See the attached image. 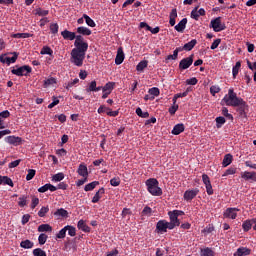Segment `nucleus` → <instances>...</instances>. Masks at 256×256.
<instances>
[{
	"label": "nucleus",
	"instance_id": "f257e3e1",
	"mask_svg": "<svg viewBox=\"0 0 256 256\" xmlns=\"http://www.w3.org/2000/svg\"><path fill=\"white\" fill-rule=\"evenodd\" d=\"M221 105H227L228 107H237L236 112L240 119H247V111H249V105L241 97H237V93L230 88L228 94L221 100Z\"/></svg>",
	"mask_w": 256,
	"mask_h": 256
},
{
	"label": "nucleus",
	"instance_id": "f03ea898",
	"mask_svg": "<svg viewBox=\"0 0 256 256\" xmlns=\"http://www.w3.org/2000/svg\"><path fill=\"white\" fill-rule=\"evenodd\" d=\"M89 49V43L82 42L74 44V48L70 53V61L76 67H83V61H85V55Z\"/></svg>",
	"mask_w": 256,
	"mask_h": 256
},
{
	"label": "nucleus",
	"instance_id": "7ed1b4c3",
	"mask_svg": "<svg viewBox=\"0 0 256 256\" xmlns=\"http://www.w3.org/2000/svg\"><path fill=\"white\" fill-rule=\"evenodd\" d=\"M145 185L148 193L153 195V197H161L163 195V190L159 187V181L157 179L149 178L146 180Z\"/></svg>",
	"mask_w": 256,
	"mask_h": 256
},
{
	"label": "nucleus",
	"instance_id": "20e7f679",
	"mask_svg": "<svg viewBox=\"0 0 256 256\" xmlns=\"http://www.w3.org/2000/svg\"><path fill=\"white\" fill-rule=\"evenodd\" d=\"M181 215H185V212L181 210H174L168 212V216L170 219V222H168V224H170V227L172 229H175V227H179V225H181V221H179V217H181Z\"/></svg>",
	"mask_w": 256,
	"mask_h": 256
},
{
	"label": "nucleus",
	"instance_id": "39448f33",
	"mask_svg": "<svg viewBox=\"0 0 256 256\" xmlns=\"http://www.w3.org/2000/svg\"><path fill=\"white\" fill-rule=\"evenodd\" d=\"M32 68L29 65H24L18 68H13L11 70L12 75H16L17 77H27V75H29V73H31Z\"/></svg>",
	"mask_w": 256,
	"mask_h": 256
},
{
	"label": "nucleus",
	"instance_id": "423d86ee",
	"mask_svg": "<svg viewBox=\"0 0 256 256\" xmlns=\"http://www.w3.org/2000/svg\"><path fill=\"white\" fill-rule=\"evenodd\" d=\"M167 229H169L170 231L173 230V228H171V225L169 224V222H167V220H159L156 223V233H158L159 235H163V233H167Z\"/></svg>",
	"mask_w": 256,
	"mask_h": 256
},
{
	"label": "nucleus",
	"instance_id": "0eeeda50",
	"mask_svg": "<svg viewBox=\"0 0 256 256\" xmlns=\"http://www.w3.org/2000/svg\"><path fill=\"white\" fill-rule=\"evenodd\" d=\"M210 28H212L215 33H220V31H225V29H227V26H225V23L221 22V17H217L211 20Z\"/></svg>",
	"mask_w": 256,
	"mask_h": 256
},
{
	"label": "nucleus",
	"instance_id": "6e6552de",
	"mask_svg": "<svg viewBox=\"0 0 256 256\" xmlns=\"http://www.w3.org/2000/svg\"><path fill=\"white\" fill-rule=\"evenodd\" d=\"M4 141L9 145H13L14 147H19V145H23V138L15 135L5 137Z\"/></svg>",
	"mask_w": 256,
	"mask_h": 256
},
{
	"label": "nucleus",
	"instance_id": "1a4fd4ad",
	"mask_svg": "<svg viewBox=\"0 0 256 256\" xmlns=\"http://www.w3.org/2000/svg\"><path fill=\"white\" fill-rule=\"evenodd\" d=\"M193 54L190 55L187 58H183L180 62H179V69L180 71H185V69H189L192 65H193Z\"/></svg>",
	"mask_w": 256,
	"mask_h": 256
},
{
	"label": "nucleus",
	"instance_id": "9d476101",
	"mask_svg": "<svg viewBox=\"0 0 256 256\" xmlns=\"http://www.w3.org/2000/svg\"><path fill=\"white\" fill-rule=\"evenodd\" d=\"M113 89H115V82H107L102 88V99H107L110 93H113Z\"/></svg>",
	"mask_w": 256,
	"mask_h": 256
},
{
	"label": "nucleus",
	"instance_id": "9b49d317",
	"mask_svg": "<svg viewBox=\"0 0 256 256\" xmlns=\"http://www.w3.org/2000/svg\"><path fill=\"white\" fill-rule=\"evenodd\" d=\"M199 195V188L186 190L184 192V201L191 202Z\"/></svg>",
	"mask_w": 256,
	"mask_h": 256
},
{
	"label": "nucleus",
	"instance_id": "f8f14e48",
	"mask_svg": "<svg viewBox=\"0 0 256 256\" xmlns=\"http://www.w3.org/2000/svg\"><path fill=\"white\" fill-rule=\"evenodd\" d=\"M199 17H205V9H199V6H197L191 11V18L199 21Z\"/></svg>",
	"mask_w": 256,
	"mask_h": 256
},
{
	"label": "nucleus",
	"instance_id": "ddd939ff",
	"mask_svg": "<svg viewBox=\"0 0 256 256\" xmlns=\"http://www.w3.org/2000/svg\"><path fill=\"white\" fill-rule=\"evenodd\" d=\"M17 57H19V54L17 52L13 53V57H7V56H0V62L6 63V65H11V63H15L17 61Z\"/></svg>",
	"mask_w": 256,
	"mask_h": 256
},
{
	"label": "nucleus",
	"instance_id": "4468645a",
	"mask_svg": "<svg viewBox=\"0 0 256 256\" xmlns=\"http://www.w3.org/2000/svg\"><path fill=\"white\" fill-rule=\"evenodd\" d=\"M237 211H239L238 208H227L223 215L225 219H237Z\"/></svg>",
	"mask_w": 256,
	"mask_h": 256
},
{
	"label": "nucleus",
	"instance_id": "2eb2a0df",
	"mask_svg": "<svg viewBox=\"0 0 256 256\" xmlns=\"http://www.w3.org/2000/svg\"><path fill=\"white\" fill-rule=\"evenodd\" d=\"M77 173L80 175V177H89V170L87 169V165L85 163H81L78 166Z\"/></svg>",
	"mask_w": 256,
	"mask_h": 256
},
{
	"label": "nucleus",
	"instance_id": "dca6fc26",
	"mask_svg": "<svg viewBox=\"0 0 256 256\" xmlns=\"http://www.w3.org/2000/svg\"><path fill=\"white\" fill-rule=\"evenodd\" d=\"M123 61H125V53L123 52V48L120 47L117 50L115 63H116V65H121V63H123Z\"/></svg>",
	"mask_w": 256,
	"mask_h": 256
},
{
	"label": "nucleus",
	"instance_id": "f3484780",
	"mask_svg": "<svg viewBox=\"0 0 256 256\" xmlns=\"http://www.w3.org/2000/svg\"><path fill=\"white\" fill-rule=\"evenodd\" d=\"M254 218L252 219H248V220H245L243 223H242V229L245 233L251 231V228L253 227L254 225Z\"/></svg>",
	"mask_w": 256,
	"mask_h": 256
},
{
	"label": "nucleus",
	"instance_id": "a211bd4d",
	"mask_svg": "<svg viewBox=\"0 0 256 256\" xmlns=\"http://www.w3.org/2000/svg\"><path fill=\"white\" fill-rule=\"evenodd\" d=\"M242 179H245V181H254L256 182V172H249L245 171L241 174Z\"/></svg>",
	"mask_w": 256,
	"mask_h": 256
},
{
	"label": "nucleus",
	"instance_id": "6ab92c4d",
	"mask_svg": "<svg viewBox=\"0 0 256 256\" xmlns=\"http://www.w3.org/2000/svg\"><path fill=\"white\" fill-rule=\"evenodd\" d=\"M61 36L63 39H65V41H75V32L64 30L61 32Z\"/></svg>",
	"mask_w": 256,
	"mask_h": 256
},
{
	"label": "nucleus",
	"instance_id": "aec40b11",
	"mask_svg": "<svg viewBox=\"0 0 256 256\" xmlns=\"http://www.w3.org/2000/svg\"><path fill=\"white\" fill-rule=\"evenodd\" d=\"M187 27V18H183L174 29L178 31V33H183Z\"/></svg>",
	"mask_w": 256,
	"mask_h": 256
},
{
	"label": "nucleus",
	"instance_id": "412c9836",
	"mask_svg": "<svg viewBox=\"0 0 256 256\" xmlns=\"http://www.w3.org/2000/svg\"><path fill=\"white\" fill-rule=\"evenodd\" d=\"M103 195H105V188L102 187L95 193L94 197L92 198V203H99Z\"/></svg>",
	"mask_w": 256,
	"mask_h": 256
},
{
	"label": "nucleus",
	"instance_id": "4be33fe9",
	"mask_svg": "<svg viewBox=\"0 0 256 256\" xmlns=\"http://www.w3.org/2000/svg\"><path fill=\"white\" fill-rule=\"evenodd\" d=\"M251 253V249L247 247H240L234 253V256H247Z\"/></svg>",
	"mask_w": 256,
	"mask_h": 256
},
{
	"label": "nucleus",
	"instance_id": "5701e85b",
	"mask_svg": "<svg viewBox=\"0 0 256 256\" xmlns=\"http://www.w3.org/2000/svg\"><path fill=\"white\" fill-rule=\"evenodd\" d=\"M78 229L84 233H90L91 228L85 223V220H79L77 224Z\"/></svg>",
	"mask_w": 256,
	"mask_h": 256
},
{
	"label": "nucleus",
	"instance_id": "b1692460",
	"mask_svg": "<svg viewBox=\"0 0 256 256\" xmlns=\"http://www.w3.org/2000/svg\"><path fill=\"white\" fill-rule=\"evenodd\" d=\"M185 131L184 124H176L172 130V135H181Z\"/></svg>",
	"mask_w": 256,
	"mask_h": 256
},
{
	"label": "nucleus",
	"instance_id": "393cba45",
	"mask_svg": "<svg viewBox=\"0 0 256 256\" xmlns=\"http://www.w3.org/2000/svg\"><path fill=\"white\" fill-rule=\"evenodd\" d=\"M51 231H53V227L49 224H41L38 226L39 233H51Z\"/></svg>",
	"mask_w": 256,
	"mask_h": 256
},
{
	"label": "nucleus",
	"instance_id": "a878e982",
	"mask_svg": "<svg viewBox=\"0 0 256 256\" xmlns=\"http://www.w3.org/2000/svg\"><path fill=\"white\" fill-rule=\"evenodd\" d=\"M176 19H177V9L174 8V9H172V11L170 12V15H169V23H170L171 27H175Z\"/></svg>",
	"mask_w": 256,
	"mask_h": 256
},
{
	"label": "nucleus",
	"instance_id": "bb28decb",
	"mask_svg": "<svg viewBox=\"0 0 256 256\" xmlns=\"http://www.w3.org/2000/svg\"><path fill=\"white\" fill-rule=\"evenodd\" d=\"M231 163H233V155L226 154L222 161V167H229V165H231Z\"/></svg>",
	"mask_w": 256,
	"mask_h": 256
},
{
	"label": "nucleus",
	"instance_id": "cd10ccee",
	"mask_svg": "<svg viewBox=\"0 0 256 256\" xmlns=\"http://www.w3.org/2000/svg\"><path fill=\"white\" fill-rule=\"evenodd\" d=\"M200 256H215V251H213V248H202L200 250Z\"/></svg>",
	"mask_w": 256,
	"mask_h": 256
},
{
	"label": "nucleus",
	"instance_id": "c85d7f7f",
	"mask_svg": "<svg viewBox=\"0 0 256 256\" xmlns=\"http://www.w3.org/2000/svg\"><path fill=\"white\" fill-rule=\"evenodd\" d=\"M77 33H79V35H84V36H89L91 35L92 31L91 29L84 27V26H80L76 29Z\"/></svg>",
	"mask_w": 256,
	"mask_h": 256
},
{
	"label": "nucleus",
	"instance_id": "c756f323",
	"mask_svg": "<svg viewBox=\"0 0 256 256\" xmlns=\"http://www.w3.org/2000/svg\"><path fill=\"white\" fill-rule=\"evenodd\" d=\"M34 15H37L38 17H47V15H49V10H44L43 8H36L33 11Z\"/></svg>",
	"mask_w": 256,
	"mask_h": 256
},
{
	"label": "nucleus",
	"instance_id": "7c9ffc66",
	"mask_svg": "<svg viewBox=\"0 0 256 256\" xmlns=\"http://www.w3.org/2000/svg\"><path fill=\"white\" fill-rule=\"evenodd\" d=\"M35 243H33L31 240H24L20 243V247L22 249H33Z\"/></svg>",
	"mask_w": 256,
	"mask_h": 256
},
{
	"label": "nucleus",
	"instance_id": "2f4dec72",
	"mask_svg": "<svg viewBox=\"0 0 256 256\" xmlns=\"http://www.w3.org/2000/svg\"><path fill=\"white\" fill-rule=\"evenodd\" d=\"M149 65V61L142 60L140 61L136 66V71L142 72L143 70L147 69V66Z\"/></svg>",
	"mask_w": 256,
	"mask_h": 256
},
{
	"label": "nucleus",
	"instance_id": "473e14b6",
	"mask_svg": "<svg viewBox=\"0 0 256 256\" xmlns=\"http://www.w3.org/2000/svg\"><path fill=\"white\" fill-rule=\"evenodd\" d=\"M197 45V40L193 39L190 42L184 45V51H192L193 48Z\"/></svg>",
	"mask_w": 256,
	"mask_h": 256
},
{
	"label": "nucleus",
	"instance_id": "72a5a7b5",
	"mask_svg": "<svg viewBox=\"0 0 256 256\" xmlns=\"http://www.w3.org/2000/svg\"><path fill=\"white\" fill-rule=\"evenodd\" d=\"M97 185H99V181H93L91 183H88L85 185L84 191H86V192L93 191V189H95V187H97Z\"/></svg>",
	"mask_w": 256,
	"mask_h": 256
},
{
	"label": "nucleus",
	"instance_id": "f704fd0d",
	"mask_svg": "<svg viewBox=\"0 0 256 256\" xmlns=\"http://www.w3.org/2000/svg\"><path fill=\"white\" fill-rule=\"evenodd\" d=\"M142 217H151L153 215V209L149 206H145L141 213Z\"/></svg>",
	"mask_w": 256,
	"mask_h": 256
},
{
	"label": "nucleus",
	"instance_id": "c9c22d12",
	"mask_svg": "<svg viewBox=\"0 0 256 256\" xmlns=\"http://www.w3.org/2000/svg\"><path fill=\"white\" fill-rule=\"evenodd\" d=\"M56 83H57V79L54 77H50V78L44 80L43 87H45V88L51 87V85H55Z\"/></svg>",
	"mask_w": 256,
	"mask_h": 256
},
{
	"label": "nucleus",
	"instance_id": "e433bc0d",
	"mask_svg": "<svg viewBox=\"0 0 256 256\" xmlns=\"http://www.w3.org/2000/svg\"><path fill=\"white\" fill-rule=\"evenodd\" d=\"M239 69H241V61L236 62L235 66L232 68V75L234 79L239 75Z\"/></svg>",
	"mask_w": 256,
	"mask_h": 256
},
{
	"label": "nucleus",
	"instance_id": "4c0bfd02",
	"mask_svg": "<svg viewBox=\"0 0 256 256\" xmlns=\"http://www.w3.org/2000/svg\"><path fill=\"white\" fill-rule=\"evenodd\" d=\"M83 19H85L86 24L88 25V27H96L97 26L95 21L93 19H91V17H89V15L83 14Z\"/></svg>",
	"mask_w": 256,
	"mask_h": 256
},
{
	"label": "nucleus",
	"instance_id": "58836bf2",
	"mask_svg": "<svg viewBox=\"0 0 256 256\" xmlns=\"http://www.w3.org/2000/svg\"><path fill=\"white\" fill-rule=\"evenodd\" d=\"M136 115H138V117H141L142 119H148L149 112H143L141 107H138L136 108Z\"/></svg>",
	"mask_w": 256,
	"mask_h": 256
},
{
	"label": "nucleus",
	"instance_id": "ea45409f",
	"mask_svg": "<svg viewBox=\"0 0 256 256\" xmlns=\"http://www.w3.org/2000/svg\"><path fill=\"white\" fill-rule=\"evenodd\" d=\"M40 55H50L51 57L53 56V49L49 46H44L40 51Z\"/></svg>",
	"mask_w": 256,
	"mask_h": 256
},
{
	"label": "nucleus",
	"instance_id": "a19ab883",
	"mask_svg": "<svg viewBox=\"0 0 256 256\" xmlns=\"http://www.w3.org/2000/svg\"><path fill=\"white\" fill-rule=\"evenodd\" d=\"M225 123H226L225 117L219 116L216 118L217 129H221L223 127V125H225Z\"/></svg>",
	"mask_w": 256,
	"mask_h": 256
},
{
	"label": "nucleus",
	"instance_id": "79ce46f5",
	"mask_svg": "<svg viewBox=\"0 0 256 256\" xmlns=\"http://www.w3.org/2000/svg\"><path fill=\"white\" fill-rule=\"evenodd\" d=\"M67 237V226L62 228L57 234L56 239H65Z\"/></svg>",
	"mask_w": 256,
	"mask_h": 256
},
{
	"label": "nucleus",
	"instance_id": "37998d69",
	"mask_svg": "<svg viewBox=\"0 0 256 256\" xmlns=\"http://www.w3.org/2000/svg\"><path fill=\"white\" fill-rule=\"evenodd\" d=\"M187 95H189V90H186L183 93L175 94L173 97V104L175 105V103H177L178 99H180L182 97H187Z\"/></svg>",
	"mask_w": 256,
	"mask_h": 256
},
{
	"label": "nucleus",
	"instance_id": "c03bdc74",
	"mask_svg": "<svg viewBox=\"0 0 256 256\" xmlns=\"http://www.w3.org/2000/svg\"><path fill=\"white\" fill-rule=\"evenodd\" d=\"M13 39H29L31 34L29 33H16L12 35Z\"/></svg>",
	"mask_w": 256,
	"mask_h": 256
},
{
	"label": "nucleus",
	"instance_id": "a18cd8bd",
	"mask_svg": "<svg viewBox=\"0 0 256 256\" xmlns=\"http://www.w3.org/2000/svg\"><path fill=\"white\" fill-rule=\"evenodd\" d=\"M27 199H29L28 195H22L21 197H19L18 205L20 207H25L28 203Z\"/></svg>",
	"mask_w": 256,
	"mask_h": 256
},
{
	"label": "nucleus",
	"instance_id": "49530a36",
	"mask_svg": "<svg viewBox=\"0 0 256 256\" xmlns=\"http://www.w3.org/2000/svg\"><path fill=\"white\" fill-rule=\"evenodd\" d=\"M54 215L58 217H69V212L63 208H60L54 213Z\"/></svg>",
	"mask_w": 256,
	"mask_h": 256
},
{
	"label": "nucleus",
	"instance_id": "de8ad7c7",
	"mask_svg": "<svg viewBox=\"0 0 256 256\" xmlns=\"http://www.w3.org/2000/svg\"><path fill=\"white\" fill-rule=\"evenodd\" d=\"M66 231H68V235H70V237H75V235H77V229L74 226L67 225Z\"/></svg>",
	"mask_w": 256,
	"mask_h": 256
},
{
	"label": "nucleus",
	"instance_id": "09e8293b",
	"mask_svg": "<svg viewBox=\"0 0 256 256\" xmlns=\"http://www.w3.org/2000/svg\"><path fill=\"white\" fill-rule=\"evenodd\" d=\"M96 88H97V81L94 80L88 84L86 91H87V93L95 92Z\"/></svg>",
	"mask_w": 256,
	"mask_h": 256
},
{
	"label": "nucleus",
	"instance_id": "8fccbe9b",
	"mask_svg": "<svg viewBox=\"0 0 256 256\" xmlns=\"http://www.w3.org/2000/svg\"><path fill=\"white\" fill-rule=\"evenodd\" d=\"M178 57H179V56L177 55V52H174V51H173V54L168 55V56L165 58L164 62H165V63H169L170 61H177Z\"/></svg>",
	"mask_w": 256,
	"mask_h": 256
},
{
	"label": "nucleus",
	"instance_id": "3c124183",
	"mask_svg": "<svg viewBox=\"0 0 256 256\" xmlns=\"http://www.w3.org/2000/svg\"><path fill=\"white\" fill-rule=\"evenodd\" d=\"M148 93L150 95H153V97H159V95H161V91L157 87L150 88L148 90Z\"/></svg>",
	"mask_w": 256,
	"mask_h": 256
},
{
	"label": "nucleus",
	"instance_id": "603ef678",
	"mask_svg": "<svg viewBox=\"0 0 256 256\" xmlns=\"http://www.w3.org/2000/svg\"><path fill=\"white\" fill-rule=\"evenodd\" d=\"M212 231H215V226H213V224H209L201 231V233L209 235V233H211Z\"/></svg>",
	"mask_w": 256,
	"mask_h": 256
},
{
	"label": "nucleus",
	"instance_id": "864d4df0",
	"mask_svg": "<svg viewBox=\"0 0 256 256\" xmlns=\"http://www.w3.org/2000/svg\"><path fill=\"white\" fill-rule=\"evenodd\" d=\"M47 239H48L47 234H44V233L40 234L38 237L39 245H45V243H47Z\"/></svg>",
	"mask_w": 256,
	"mask_h": 256
},
{
	"label": "nucleus",
	"instance_id": "5fc2aeb1",
	"mask_svg": "<svg viewBox=\"0 0 256 256\" xmlns=\"http://www.w3.org/2000/svg\"><path fill=\"white\" fill-rule=\"evenodd\" d=\"M63 179H65V174H63V172L57 173L52 177V181H63Z\"/></svg>",
	"mask_w": 256,
	"mask_h": 256
},
{
	"label": "nucleus",
	"instance_id": "6e6d98bb",
	"mask_svg": "<svg viewBox=\"0 0 256 256\" xmlns=\"http://www.w3.org/2000/svg\"><path fill=\"white\" fill-rule=\"evenodd\" d=\"M110 185L112 187H119L121 185V179L119 177H114L110 180Z\"/></svg>",
	"mask_w": 256,
	"mask_h": 256
},
{
	"label": "nucleus",
	"instance_id": "4d7b16f0",
	"mask_svg": "<svg viewBox=\"0 0 256 256\" xmlns=\"http://www.w3.org/2000/svg\"><path fill=\"white\" fill-rule=\"evenodd\" d=\"M33 255L34 256H47V252H45L41 248H36V249L33 250Z\"/></svg>",
	"mask_w": 256,
	"mask_h": 256
},
{
	"label": "nucleus",
	"instance_id": "13d9d810",
	"mask_svg": "<svg viewBox=\"0 0 256 256\" xmlns=\"http://www.w3.org/2000/svg\"><path fill=\"white\" fill-rule=\"evenodd\" d=\"M221 92V88L217 85H213L210 87V93L211 95H213V97H215V95H217V93Z\"/></svg>",
	"mask_w": 256,
	"mask_h": 256
},
{
	"label": "nucleus",
	"instance_id": "bf43d9fd",
	"mask_svg": "<svg viewBox=\"0 0 256 256\" xmlns=\"http://www.w3.org/2000/svg\"><path fill=\"white\" fill-rule=\"evenodd\" d=\"M2 185H9V187H13V180L8 176H3Z\"/></svg>",
	"mask_w": 256,
	"mask_h": 256
},
{
	"label": "nucleus",
	"instance_id": "052dcab7",
	"mask_svg": "<svg viewBox=\"0 0 256 256\" xmlns=\"http://www.w3.org/2000/svg\"><path fill=\"white\" fill-rule=\"evenodd\" d=\"M50 31L53 33V35H56V33H59V24L58 23H52L50 25Z\"/></svg>",
	"mask_w": 256,
	"mask_h": 256
},
{
	"label": "nucleus",
	"instance_id": "680f3d73",
	"mask_svg": "<svg viewBox=\"0 0 256 256\" xmlns=\"http://www.w3.org/2000/svg\"><path fill=\"white\" fill-rule=\"evenodd\" d=\"M49 211V206H43L39 211H38V216L39 217H45L47 215V212Z\"/></svg>",
	"mask_w": 256,
	"mask_h": 256
},
{
	"label": "nucleus",
	"instance_id": "e2e57ef3",
	"mask_svg": "<svg viewBox=\"0 0 256 256\" xmlns=\"http://www.w3.org/2000/svg\"><path fill=\"white\" fill-rule=\"evenodd\" d=\"M219 45H221V39L220 38L213 41V43L210 46V49H212V51H215V49H217V47H219Z\"/></svg>",
	"mask_w": 256,
	"mask_h": 256
},
{
	"label": "nucleus",
	"instance_id": "0e129e2a",
	"mask_svg": "<svg viewBox=\"0 0 256 256\" xmlns=\"http://www.w3.org/2000/svg\"><path fill=\"white\" fill-rule=\"evenodd\" d=\"M36 171L34 169H29L28 174L26 175V181H31L35 177Z\"/></svg>",
	"mask_w": 256,
	"mask_h": 256
},
{
	"label": "nucleus",
	"instance_id": "69168bd1",
	"mask_svg": "<svg viewBox=\"0 0 256 256\" xmlns=\"http://www.w3.org/2000/svg\"><path fill=\"white\" fill-rule=\"evenodd\" d=\"M202 181H203L205 187L207 185H211V179L209 178V175H207V174L202 175Z\"/></svg>",
	"mask_w": 256,
	"mask_h": 256
},
{
	"label": "nucleus",
	"instance_id": "338daca9",
	"mask_svg": "<svg viewBox=\"0 0 256 256\" xmlns=\"http://www.w3.org/2000/svg\"><path fill=\"white\" fill-rule=\"evenodd\" d=\"M37 205H39V199L35 196H32V202H31V209H35V207H37Z\"/></svg>",
	"mask_w": 256,
	"mask_h": 256
},
{
	"label": "nucleus",
	"instance_id": "774afa93",
	"mask_svg": "<svg viewBox=\"0 0 256 256\" xmlns=\"http://www.w3.org/2000/svg\"><path fill=\"white\" fill-rule=\"evenodd\" d=\"M197 83H199V80H197L196 77H192L186 80L187 85H197Z\"/></svg>",
	"mask_w": 256,
	"mask_h": 256
}]
</instances>
